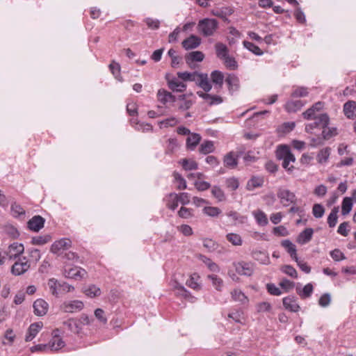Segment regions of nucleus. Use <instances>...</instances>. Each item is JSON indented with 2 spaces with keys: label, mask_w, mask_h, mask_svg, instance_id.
I'll return each instance as SVG.
<instances>
[{
  "label": "nucleus",
  "mask_w": 356,
  "mask_h": 356,
  "mask_svg": "<svg viewBox=\"0 0 356 356\" xmlns=\"http://www.w3.org/2000/svg\"><path fill=\"white\" fill-rule=\"evenodd\" d=\"M65 344L62 339L54 335L49 342V350L51 351H57L63 348Z\"/></svg>",
  "instance_id": "obj_28"
},
{
  "label": "nucleus",
  "mask_w": 356,
  "mask_h": 356,
  "mask_svg": "<svg viewBox=\"0 0 356 356\" xmlns=\"http://www.w3.org/2000/svg\"><path fill=\"white\" fill-rule=\"evenodd\" d=\"M252 257L261 264H266L269 262V257L265 252L261 250H253Z\"/></svg>",
  "instance_id": "obj_32"
},
{
  "label": "nucleus",
  "mask_w": 356,
  "mask_h": 356,
  "mask_svg": "<svg viewBox=\"0 0 356 356\" xmlns=\"http://www.w3.org/2000/svg\"><path fill=\"white\" fill-rule=\"evenodd\" d=\"M201 136L198 134H191L186 138V148L191 151L195 149L201 140Z\"/></svg>",
  "instance_id": "obj_21"
},
{
  "label": "nucleus",
  "mask_w": 356,
  "mask_h": 356,
  "mask_svg": "<svg viewBox=\"0 0 356 356\" xmlns=\"http://www.w3.org/2000/svg\"><path fill=\"white\" fill-rule=\"evenodd\" d=\"M58 284L59 282L55 278H51L48 281V286L50 292L56 297H58L59 296Z\"/></svg>",
  "instance_id": "obj_49"
},
{
  "label": "nucleus",
  "mask_w": 356,
  "mask_h": 356,
  "mask_svg": "<svg viewBox=\"0 0 356 356\" xmlns=\"http://www.w3.org/2000/svg\"><path fill=\"white\" fill-rule=\"evenodd\" d=\"M277 197L280 202L285 207L291 204H295L296 201V195L288 189L280 188L277 191Z\"/></svg>",
  "instance_id": "obj_5"
},
{
  "label": "nucleus",
  "mask_w": 356,
  "mask_h": 356,
  "mask_svg": "<svg viewBox=\"0 0 356 356\" xmlns=\"http://www.w3.org/2000/svg\"><path fill=\"white\" fill-rule=\"evenodd\" d=\"M204 55L202 51H192L186 56V61L188 64L191 62H201L203 60Z\"/></svg>",
  "instance_id": "obj_33"
},
{
  "label": "nucleus",
  "mask_w": 356,
  "mask_h": 356,
  "mask_svg": "<svg viewBox=\"0 0 356 356\" xmlns=\"http://www.w3.org/2000/svg\"><path fill=\"white\" fill-rule=\"evenodd\" d=\"M344 115L349 119L356 118V102L349 100L343 105Z\"/></svg>",
  "instance_id": "obj_18"
},
{
  "label": "nucleus",
  "mask_w": 356,
  "mask_h": 356,
  "mask_svg": "<svg viewBox=\"0 0 356 356\" xmlns=\"http://www.w3.org/2000/svg\"><path fill=\"white\" fill-rule=\"evenodd\" d=\"M282 272L288 275L289 276L297 278L298 277V273L296 270L290 265H284L281 268Z\"/></svg>",
  "instance_id": "obj_61"
},
{
  "label": "nucleus",
  "mask_w": 356,
  "mask_h": 356,
  "mask_svg": "<svg viewBox=\"0 0 356 356\" xmlns=\"http://www.w3.org/2000/svg\"><path fill=\"white\" fill-rule=\"evenodd\" d=\"M178 215L182 218H189L193 216V210L184 207H181L178 211Z\"/></svg>",
  "instance_id": "obj_63"
},
{
  "label": "nucleus",
  "mask_w": 356,
  "mask_h": 356,
  "mask_svg": "<svg viewBox=\"0 0 356 356\" xmlns=\"http://www.w3.org/2000/svg\"><path fill=\"white\" fill-rule=\"evenodd\" d=\"M30 267V262L26 259V257H24L14 263L11 267V273L16 276L22 275L27 272Z\"/></svg>",
  "instance_id": "obj_3"
},
{
  "label": "nucleus",
  "mask_w": 356,
  "mask_h": 356,
  "mask_svg": "<svg viewBox=\"0 0 356 356\" xmlns=\"http://www.w3.org/2000/svg\"><path fill=\"white\" fill-rule=\"evenodd\" d=\"M10 209H11V213L15 218H18V217H20L21 216L25 215L24 209L22 208V207L20 204H19L16 202H13L11 204Z\"/></svg>",
  "instance_id": "obj_48"
},
{
  "label": "nucleus",
  "mask_w": 356,
  "mask_h": 356,
  "mask_svg": "<svg viewBox=\"0 0 356 356\" xmlns=\"http://www.w3.org/2000/svg\"><path fill=\"white\" fill-rule=\"evenodd\" d=\"M218 28V22L215 19L205 18L199 21L197 31L204 37L211 36Z\"/></svg>",
  "instance_id": "obj_2"
},
{
  "label": "nucleus",
  "mask_w": 356,
  "mask_h": 356,
  "mask_svg": "<svg viewBox=\"0 0 356 356\" xmlns=\"http://www.w3.org/2000/svg\"><path fill=\"white\" fill-rule=\"evenodd\" d=\"M282 302L284 308L290 312H297L300 309V306L297 303V300L294 296H290L285 297L283 298Z\"/></svg>",
  "instance_id": "obj_13"
},
{
  "label": "nucleus",
  "mask_w": 356,
  "mask_h": 356,
  "mask_svg": "<svg viewBox=\"0 0 356 356\" xmlns=\"http://www.w3.org/2000/svg\"><path fill=\"white\" fill-rule=\"evenodd\" d=\"M331 154V148L329 147L321 149L316 155V161L320 165H325Z\"/></svg>",
  "instance_id": "obj_20"
},
{
  "label": "nucleus",
  "mask_w": 356,
  "mask_h": 356,
  "mask_svg": "<svg viewBox=\"0 0 356 356\" xmlns=\"http://www.w3.org/2000/svg\"><path fill=\"white\" fill-rule=\"evenodd\" d=\"M222 60L227 68L235 70L237 67V63L234 58L227 56Z\"/></svg>",
  "instance_id": "obj_64"
},
{
  "label": "nucleus",
  "mask_w": 356,
  "mask_h": 356,
  "mask_svg": "<svg viewBox=\"0 0 356 356\" xmlns=\"http://www.w3.org/2000/svg\"><path fill=\"white\" fill-rule=\"evenodd\" d=\"M325 213V209L321 204H314L312 208V213L316 218H322Z\"/></svg>",
  "instance_id": "obj_57"
},
{
  "label": "nucleus",
  "mask_w": 356,
  "mask_h": 356,
  "mask_svg": "<svg viewBox=\"0 0 356 356\" xmlns=\"http://www.w3.org/2000/svg\"><path fill=\"white\" fill-rule=\"evenodd\" d=\"M282 246L286 250V251L290 254L293 259H298L296 254V245L288 239L282 241Z\"/></svg>",
  "instance_id": "obj_25"
},
{
  "label": "nucleus",
  "mask_w": 356,
  "mask_h": 356,
  "mask_svg": "<svg viewBox=\"0 0 356 356\" xmlns=\"http://www.w3.org/2000/svg\"><path fill=\"white\" fill-rule=\"evenodd\" d=\"M239 154L235 155L233 152H230L224 156L223 163L225 167L234 168L236 167L238 162L237 158Z\"/></svg>",
  "instance_id": "obj_23"
},
{
  "label": "nucleus",
  "mask_w": 356,
  "mask_h": 356,
  "mask_svg": "<svg viewBox=\"0 0 356 356\" xmlns=\"http://www.w3.org/2000/svg\"><path fill=\"white\" fill-rule=\"evenodd\" d=\"M214 150L215 147L213 142L211 140L204 141L200 145L199 147V152L202 154H208L214 152Z\"/></svg>",
  "instance_id": "obj_35"
},
{
  "label": "nucleus",
  "mask_w": 356,
  "mask_h": 356,
  "mask_svg": "<svg viewBox=\"0 0 356 356\" xmlns=\"http://www.w3.org/2000/svg\"><path fill=\"white\" fill-rule=\"evenodd\" d=\"M200 43L201 39L199 37L191 35L182 42V46L185 49L188 50L197 48Z\"/></svg>",
  "instance_id": "obj_17"
},
{
  "label": "nucleus",
  "mask_w": 356,
  "mask_h": 356,
  "mask_svg": "<svg viewBox=\"0 0 356 356\" xmlns=\"http://www.w3.org/2000/svg\"><path fill=\"white\" fill-rule=\"evenodd\" d=\"M211 193L218 202H223L226 200V196L223 191L218 186H214L211 189Z\"/></svg>",
  "instance_id": "obj_53"
},
{
  "label": "nucleus",
  "mask_w": 356,
  "mask_h": 356,
  "mask_svg": "<svg viewBox=\"0 0 356 356\" xmlns=\"http://www.w3.org/2000/svg\"><path fill=\"white\" fill-rule=\"evenodd\" d=\"M313 290L312 284L309 283L303 287L302 290L299 291L297 289V293L302 298H307L311 296Z\"/></svg>",
  "instance_id": "obj_50"
},
{
  "label": "nucleus",
  "mask_w": 356,
  "mask_h": 356,
  "mask_svg": "<svg viewBox=\"0 0 356 356\" xmlns=\"http://www.w3.org/2000/svg\"><path fill=\"white\" fill-rule=\"evenodd\" d=\"M243 44L245 48L257 56H261L264 54L263 51L258 46L250 42L245 40L243 42Z\"/></svg>",
  "instance_id": "obj_46"
},
{
  "label": "nucleus",
  "mask_w": 356,
  "mask_h": 356,
  "mask_svg": "<svg viewBox=\"0 0 356 356\" xmlns=\"http://www.w3.org/2000/svg\"><path fill=\"white\" fill-rule=\"evenodd\" d=\"M232 298L233 300L239 302L241 304H246L248 302V297L240 290V289H234L231 293Z\"/></svg>",
  "instance_id": "obj_34"
},
{
  "label": "nucleus",
  "mask_w": 356,
  "mask_h": 356,
  "mask_svg": "<svg viewBox=\"0 0 356 356\" xmlns=\"http://www.w3.org/2000/svg\"><path fill=\"white\" fill-rule=\"evenodd\" d=\"M44 219L40 216H35L28 222V227L34 232H38L44 227Z\"/></svg>",
  "instance_id": "obj_14"
},
{
  "label": "nucleus",
  "mask_w": 356,
  "mask_h": 356,
  "mask_svg": "<svg viewBox=\"0 0 356 356\" xmlns=\"http://www.w3.org/2000/svg\"><path fill=\"white\" fill-rule=\"evenodd\" d=\"M86 271L81 268L74 267L69 269L65 268L64 270V275L67 278L81 280L86 275Z\"/></svg>",
  "instance_id": "obj_10"
},
{
  "label": "nucleus",
  "mask_w": 356,
  "mask_h": 356,
  "mask_svg": "<svg viewBox=\"0 0 356 356\" xmlns=\"http://www.w3.org/2000/svg\"><path fill=\"white\" fill-rule=\"evenodd\" d=\"M179 123V120L175 118L171 117L165 120L159 121L158 124L161 129L163 127H174Z\"/></svg>",
  "instance_id": "obj_54"
},
{
  "label": "nucleus",
  "mask_w": 356,
  "mask_h": 356,
  "mask_svg": "<svg viewBox=\"0 0 356 356\" xmlns=\"http://www.w3.org/2000/svg\"><path fill=\"white\" fill-rule=\"evenodd\" d=\"M51 237L49 234L44 236H37L32 238L31 243L35 245H42L49 243L51 241Z\"/></svg>",
  "instance_id": "obj_41"
},
{
  "label": "nucleus",
  "mask_w": 356,
  "mask_h": 356,
  "mask_svg": "<svg viewBox=\"0 0 356 356\" xmlns=\"http://www.w3.org/2000/svg\"><path fill=\"white\" fill-rule=\"evenodd\" d=\"M276 157L279 160H282V167L288 172H292L294 167L289 166L291 162L296 161L295 156L291 153L289 146L286 145H279L276 150Z\"/></svg>",
  "instance_id": "obj_1"
},
{
  "label": "nucleus",
  "mask_w": 356,
  "mask_h": 356,
  "mask_svg": "<svg viewBox=\"0 0 356 356\" xmlns=\"http://www.w3.org/2000/svg\"><path fill=\"white\" fill-rule=\"evenodd\" d=\"M168 83L170 89L173 91L183 92L186 88V85L176 78L169 80Z\"/></svg>",
  "instance_id": "obj_26"
},
{
  "label": "nucleus",
  "mask_w": 356,
  "mask_h": 356,
  "mask_svg": "<svg viewBox=\"0 0 356 356\" xmlns=\"http://www.w3.org/2000/svg\"><path fill=\"white\" fill-rule=\"evenodd\" d=\"M83 302L81 300H74L65 301L60 305V309L67 313H74L81 311L83 308Z\"/></svg>",
  "instance_id": "obj_7"
},
{
  "label": "nucleus",
  "mask_w": 356,
  "mask_h": 356,
  "mask_svg": "<svg viewBox=\"0 0 356 356\" xmlns=\"http://www.w3.org/2000/svg\"><path fill=\"white\" fill-rule=\"evenodd\" d=\"M211 79L212 83L215 84L218 88H221L222 87L225 79L222 72L218 70H214L211 74Z\"/></svg>",
  "instance_id": "obj_31"
},
{
  "label": "nucleus",
  "mask_w": 356,
  "mask_h": 356,
  "mask_svg": "<svg viewBox=\"0 0 356 356\" xmlns=\"http://www.w3.org/2000/svg\"><path fill=\"white\" fill-rule=\"evenodd\" d=\"M323 108V103L318 102L315 103L312 106L306 110L302 113V116L305 120H310L314 118H318V114Z\"/></svg>",
  "instance_id": "obj_8"
},
{
  "label": "nucleus",
  "mask_w": 356,
  "mask_h": 356,
  "mask_svg": "<svg viewBox=\"0 0 356 356\" xmlns=\"http://www.w3.org/2000/svg\"><path fill=\"white\" fill-rule=\"evenodd\" d=\"M308 95L307 88L305 87H298L295 88L291 94L293 97H306Z\"/></svg>",
  "instance_id": "obj_62"
},
{
  "label": "nucleus",
  "mask_w": 356,
  "mask_h": 356,
  "mask_svg": "<svg viewBox=\"0 0 356 356\" xmlns=\"http://www.w3.org/2000/svg\"><path fill=\"white\" fill-rule=\"evenodd\" d=\"M42 327L43 323L42 322L32 323L28 329L25 340L26 341H32L40 332V330L42 328Z\"/></svg>",
  "instance_id": "obj_16"
},
{
  "label": "nucleus",
  "mask_w": 356,
  "mask_h": 356,
  "mask_svg": "<svg viewBox=\"0 0 356 356\" xmlns=\"http://www.w3.org/2000/svg\"><path fill=\"white\" fill-rule=\"evenodd\" d=\"M201 257L202 261L207 266L210 270L213 272H218L220 270L218 266L216 263L213 262L210 259L204 256H201Z\"/></svg>",
  "instance_id": "obj_60"
},
{
  "label": "nucleus",
  "mask_w": 356,
  "mask_h": 356,
  "mask_svg": "<svg viewBox=\"0 0 356 356\" xmlns=\"http://www.w3.org/2000/svg\"><path fill=\"white\" fill-rule=\"evenodd\" d=\"M6 251L8 259L14 260L24 252V247L22 243L15 242L10 244Z\"/></svg>",
  "instance_id": "obj_6"
},
{
  "label": "nucleus",
  "mask_w": 356,
  "mask_h": 356,
  "mask_svg": "<svg viewBox=\"0 0 356 356\" xmlns=\"http://www.w3.org/2000/svg\"><path fill=\"white\" fill-rule=\"evenodd\" d=\"M157 97L158 100L163 104L169 102H176V97L165 89H159Z\"/></svg>",
  "instance_id": "obj_22"
},
{
  "label": "nucleus",
  "mask_w": 356,
  "mask_h": 356,
  "mask_svg": "<svg viewBox=\"0 0 356 356\" xmlns=\"http://www.w3.org/2000/svg\"><path fill=\"white\" fill-rule=\"evenodd\" d=\"M216 51V55L217 56L220 58L223 59L228 55V49L227 46L221 42H218L215 45Z\"/></svg>",
  "instance_id": "obj_39"
},
{
  "label": "nucleus",
  "mask_w": 356,
  "mask_h": 356,
  "mask_svg": "<svg viewBox=\"0 0 356 356\" xmlns=\"http://www.w3.org/2000/svg\"><path fill=\"white\" fill-rule=\"evenodd\" d=\"M65 329L71 332L79 334L82 330V326L80 323L75 318H70L63 322Z\"/></svg>",
  "instance_id": "obj_15"
},
{
  "label": "nucleus",
  "mask_w": 356,
  "mask_h": 356,
  "mask_svg": "<svg viewBox=\"0 0 356 356\" xmlns=\"http://www.w3.org/2000/svg\"><path fill=\"white\" fill-rule=\"evenodd\" d=\"M225 82L228 85L230 91H236L239 88L238 78L234 74H229L226 79Z\"/></svg>",
  "instance_id": "obj_29"
},
{
  "label": "nucleus",
  "mask_w": 356,
  "mask_h": 356,
  "mask_svg": "<svg viewBox=\"0 0 356 356\" xmlns=\"http://www.w3.org/2000/svg\"><path fill=\"white\" fill-rule=\"evenodd\" d=\"M179 163L185 170H196L198 168L197 163L192 159H184L179 161Z\"/></svg>",
  "instance_id": "obj_40"
},
{
  "label": "nucleus",
  "mask_w": 356,
  "mask_h": 356,
  "mask_svg": "<svg viewBox=\"0 0 356 356\" xmlns=\"http://www.w3.org/2000/svg\"><path fill=\"white\" fill-rule=\"evenodd\" d=\"M252 213L259 225L264 226L268 224L267 216L262 211H255Z\"/></svg>",
  "instance_id": "obj_47"
},
{
  "label": "nucleus",
  "mask_w": 356,
  "mask_h": 356,
  "mask_svg": "<svg viewBox=\"0 0 356 356\" xmlns=\"http://www.w3.org/2000/svg\"><path fill=\"white\" fill-rule=\"evenodd\" d=\"M303 104L300 100L290 101L286 104L285 108L288 112H296L300 109Z\"/></svg>",
  "instance_id": "obj_44"
},
{
  "label": "nucleus",
  "mask_w": 356,
  "mask_h": 356,
  "mask_svg": "<svg viewBox=\"0 0 356 356\" xmlns=\"http://www.w3.org/2000/svg\"><path fill=\"white\" fill-rule=\"evenodd\" d=\"M173 176L175 180L179 184L177 186L179 190H183L187 188L186 180L179 173L175 172Z\"/></svg>",
  "instance_id": "obj_58"
},
{
  "label": "nucleus",
  "mask_w": 356,
  "mask_h": 356,
  "mask_svg": "<svg viewBox=\"0 0 356 356\" xmlns=\"http://www.w3.org/2000/svg\"><path fill=\"white\" fill-rule=\"evenodd\" d=\"M353 208V202L351 197H345L342 202L341 213L343 216L348 215Z\"/></svg>",
  "instance_id": "obj_45"
},
{
  "label": "nucleus",
  "mask_w": 356,
  "mask_h": 356,
  "mask_svg": "<svg viewBox=\"0 0 356 356\" xmlns=\"http://www.w3.org/2000/svg\"><path fill=\"white\" fill-rule=\"evenodd\" d=\"M179 202L177 194L172 193L169 195L166 205L168 208L174 211L178 207Z\"/></svg>",
  "instance_id": "obj_52"
},
{
  "label": "nucleus",
  "mask_w": 356,
  "mask_h": 356,
  "mask_svg": "<svg viewBox=\"0 0 356 356\" xmlns=\"http://www.w3.org/2000/svg\"><path fill=\"white\" fill-rule=\"evenodd\" d=\"M208 278L211 280L212 284L216 290L221 291L223 286V281L220 277L216 275H208Z\"/></svg>",
  "instance_id": "obj_56"
},
{
  "label": "nucleus",
  "mask_w": 356,
  "mask_h": 356,
  "mask_svg": "<svg viewBox=\"0 0 356 356\" xmlns=\"http://www.w3.org/2000/svg\"><path fill=\"white\" fill-rule=\"evenodd\" d=\"M199 279V276L197 274H193L191 275L190 278L186 281V285L195 290L200 289V284L198 283L197 280Z\"/></svg>",
  "instance_id": "obj_51"
},
{
  "label": "nucleus",
  "mask_w": 356,
  "mask_h": 356,
  "mask_svg": "<svg viewBox=\"0 0 356 356\" xmlns=\"http://www.w3.org/2000/svg\"><path fill=\"white\" fill-rule=\"evenodd\" d=\"M227 240L233 245L240 246L243 243L241 236L236 233H229L226 235Z\"/></svg>",
  "instance_id": "obj_42"
},
{
  "label": "nucleus",
  "mask_w": 356,
  "mask_h": 356,
  "mask_svg": "<svg viewBox=\"0 0 356 356\" xmlns=\"http://www.w3.org/2000/svg\"><path fill=\"white\" fill-rule=\"evenodd\" d=\"M193 102L190 99L186 98V95H182L178 98V108L181 111H186L191 108Z\"/></svg>",
  "instance_id": "obj_37"
},
{
  "label": "nucleus",
  "mask_w": 356,
  "mask_h": 356,
  "mask_svg": "<svg viewBox=\"0 0 356 356\" xmlns=\"http://www.w3.org/2000/svg\"><path fill=\"white\" fill-rule=\"evenodd\" d=\"M72 245V241L68 238H62L55 241L51 247V252L58 254L61 250H67Z\"/></svg>",
  "instance_id": "obj_11"
},
{
  "label": "nucleus",
  "mask_w": 356,
  "mask_h": 356,
  "mask_svg": "<svg viewBox=\"0 0 356 356\" xmlns=\"http://www.w3.org/2000/svg\"><path fill=\"white\" fill-rule=\"evenodd\" d=\"M236 271L242 275L250 276L253 273V265L251 263L240 261L234 264Z\"/></svg>",
  "instance_id": "obj_9"
},
{
  "label": "nucleus",
  "mask_w": 356,
  "mask_h": 356,
  "mask_svg": "<svg viewBox=\"0 0 356 356\" xmlns=\"http://www.w3.org/2000/svg\"><path fill=\"white\" fill-rule=\"evenodd\" d=\"M34 314L38 316H44L47 314L49 305L43 299H38L33 302Z\"/></svg>",
  "instance_id": "obj_12"
},
{
  "label": "nucleus",
  "mask_w": 356,
  "mask_h": 356,
  "mask_svg": "<svg viewBox=\"0 0 356 356\" xmlns=\"http://www.w3.org/2000/svg\"><path fill=\"white\" fill-rule=\"evenodd\" d=\"M221 212V210L216 207H205L203 209V213L210 217H217Z\"/></svg>",
  "instance_id": "obj_55"
},
{
  "label": "nucleus",
  "mask_w": 356,
  "mask_h": 356,
  "mask_svg": "<svg viewBox=\"0 0 356 356\" xmlns=\"http://www.w3.org/2000/svg\"><path fill=\"white\" fill-rule=\"evenodd\" d=\"M200 73L197 72H178L177 76L179 79H182L184 81H190L196 82L197 76Z\"/></svg>",
  "instance_id": "obj_38"
},
{
  "label": "nucleus",
  "mask_w": 356,
  "mask_h": 356,
  "mask_svg": "<svg viewBox=\"0 0 356 356\" xmlns=\"http://www.w3.org/2000/svg\"><path fill=\"white\" fill-rule=\"evenodd\" d=\"M203 246L209 252H213L217 250L218 244L212 239L205 238L203 240Z\"/></svg>",
  "instance_id": "obj_59"
},
{
  "label": "nucleus",
  "mask_w": 356,
  "mask_h": 356,
  "mask_svg": "<svg viewBox=\"0 0 356 356\" xmlns=\"http://www.w3.org/2000/svg\"><path fill=\"white\" fill-rule=\"evenodd\" d=\"M264 179L261 177H252L247 183L246 188L248 191H253L257 188L261 187Z\"/></svg>",
  "instance_id": "obj_30"
},
{
  "label": "nucleus",
  "mask_w": 356,
  "mask_h": 356,
  "mask_svg": "<svg viewBox=\"0 0 356 356\" xmlns=\"http://www.w3.org/2000/svg\"><path fill=\"white\" fill-rule=\"evenodd\" d=\"M314 231L312 228H307L302 231L297 238V242L300 244L308 243L312 238Z\"/></svg>",
  "instance_id": "obj_27"
},
{
  "label": "nucleus",
  "mask_w": 356,
  "mask_h": 356,
  "mask_svg": "<svg viewBox=\"0 0 356 356\" xmlns=\"http://www.w3.org/2000/svg\"><path fill=\"white\" fill-rule=\"evenodd\" d=\"M232 13V10L228 7L223 8L222 9L216 8L211 11V14L214 16L220 17L222 19L226 18L227 15H230Z\"/></svg>",
  "instance_id": "obj_43"
},
{
  "label": "nucleus",
  "mask_w": 356,
  "mask_h": 356,
  "mask_svg": "<svg viewBox=\"0 0 356 356\" xmlns=\"http://www.w3.org/2000/svg\"><path fill=\"white\" fill-rule=\"evenodd\" d=\"M195 83L204 92H208L211 90L212 86L209 82L207 74H199Z\"/></svg>",
  "instance_id": "obj_19"
},
{
  "label": "nucleus",
  "mask_w": 356,
  "mask_h": 356,
  "mask_svg": "<svg viewBox=\"0 0 356 356\" xmlns=\"http://www.w3.org/2000/svg\"><path fill=\"white\" fill-rule=\"evenodd\" d=\"M83 292L86 296L90 298L98 297L102 293L100 288L95 284H90L84 287Z\"/></svg>",
  "instance_id": "obj_24"
},
{
  "label": "nucleus",
  "mask_w": 356,
  "mask_h": 356,
  "mask_svg": "<svg viewBox=\"0 0 356 356\" xmlns=\"http://www.w3.org/2000/svg\"><path fill=\"white\" fill-rule=\"evenodd\" d=\"M339 207H334L327 217V224L330 227L336 226L338 220Z\"/></svg>",
  "instance_id": "obj_36"
},
{
  "label": "nucleus",
  "mask_w": 356,
  "mask_h": 356,
  "mask_svg": "<svg viewBox=\"0 0 356 356\" xmlns=\"http://www.w3.org/2000/svg\"><path fill=\"white\" fill-rule=\"evenodd\" d=\"M314 122L309 123L305 126V131L307 132H312L315 128H325L329 124V117L326 113L319 114L318 118H314Z\"/></svg>",
  "instance_id": "obj_4"
}]
</instances>
